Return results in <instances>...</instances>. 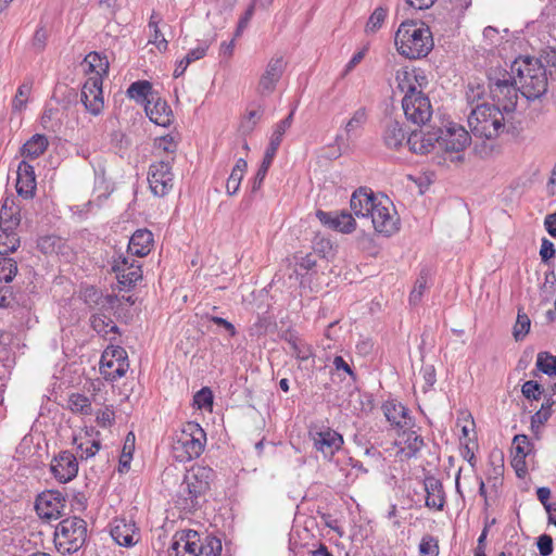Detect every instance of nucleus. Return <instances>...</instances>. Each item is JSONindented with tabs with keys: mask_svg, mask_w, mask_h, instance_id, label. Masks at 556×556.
I'll return each instance as SVG.
<instances>
[{
	"mask_svg": "<svg viewBox=\"0 0 556 556\" xmlns=\"http://www.w3.org/2000/svg\"><path fill=\"white\" fill-rule=\"evenodd\" d=\"M419 555L420 556H438L439 555L438 540L430 534L424 535L419 543Z\"/></svg>",
	"mask_w": 556,
	"mask_h": 556,
	"instance_id": "nucleus-47",
	"label": "nucleus"
},
{
	"mask_svg": "<svg viewBox=\"0 0 556 556\" xmlns=\"http://www.w3.org/2000/svg\"><path fill=\"white\" fill-rule=\"evenodd\" d=\"M293 114H294V111H291L290 114L285 119H282L280 123L277 124V126L271 135L269 146L267 148L273 149L274 151L277 152V150L282 141L285 132L287 131V129L290 128V126L293 122Z\"/></svg>",
	"mask_w": 556,
	"mask_h": 556,
	"instance_id": "nucleus-39",
	"label": "nucleus"
},
{
	"mask_svg": "<svg viewBox=\"0 0 556 556\" xmlns=\"http://www.w3.org/2000/svg\"><path fill=\"white\" fill-rule=\"evenodd\" d=\"M368 115L365 108L357 109L344 126L345 140L356 137L367 123Z\"/></svg>",
	"mask_w": 556,
	"mask_h": 556,
	"instance_id": "nucleus-32",
	"label": "nucleus"
},
{
	"mask_svg": "<svg viewBox=\"0 0 556 556\" xmlns=\"http://www.w3.org/2000/svg\"><path fill=\"white\" fill-rule=\"evenodd\" d=\"M441 128L430 131H413L406 140V144L414 153L427 154L431 152L435 146L440 148Z\"/></svg>",
	"mask_w": 556,
	"mask_h": 556,
	"instance_id": "nucleus-19",
	"label": "nucleus"
},
{
	"mask_svg": "<svg viewBox=\"0 0 556 556\" xmlns=\"http://www.w3.org/2000/svg\"><path fill=\"white\" fill-rule=\"evenodd\" d=\"M194 405L198 406V408H207L211 407L213 404V393L208 388H202L200 391H198L194 394L193 397Z\"/></svg>",
	"mask_w": 556,
	"mask_h": 556,
	"instance_id": "nucleus-57",
	"label": "nucleus"
},
{
	"mask_svg": "<svg viewBox=\"0 0 556 556\" xmlns=\"http://www.w3.org/2000/svg\"><path fill=\"white\" fill-rule=\"evenodd\" d=\"M388 199H384V201L377 200L370 214V224L375 230L386 236H391L399 229V218L391 214Z\"/></svg>",
	"mask_w": 556,
	"mask_h": 556,
	"instance_id": "nucleus-13",
	"label": "nucleus"
},
{
	"mask_svg": "<svg viewBox=\"0 0 556 556\" xmlns=\"http://www.w3.org/2000/svg\"><path fill=\"white\" fill-rule=\"evenodd\" d=\"M20 247V237L0 235V256L13 253Z\"/></svg>",
	"mask_w": 556,
	"mask_h": 556,
	"instance_id": "nucleus-55",
	"label": "nucleus"
},
{
	"mask_svg": "<svg viewBox=\"0 0 556 556\" xmlns=\"http://www.w3.org/2000/svg\"><path fill=\"white\" fill-rule=\"evenodd\" d=\"M275 155H276V151H274L273 149H269V148L266 149L262 164L252 181L251 191L253 193L261 189L262 184L267 175V172L273 163Z\"/></svg>",
	"mask_w": 556,
	"mask_h": 556,
	"instance_id": "nucleus-34",
	"label": "nucleus"
},
{
	"mask_svg": "<svg viewBox=\"0 0 556 556\" xmlns=\"http://www.w3.org/2000/svg\"><path fill=\"white\" fill-rule=\"evenodd\" d=\"M50 471L61 483L73 480L78 472V463L75 455L68 451L61 452L52 459Z\"/></svg>",
	"mask_w": 556,
	"mask_h": 556,
	"instance_id": "nucleus-16",
	"label": "nucleus"
},
{
	"mask_svg": "<svg viewBox=\"0 0 556 556\" xmlns=\"http://www.w3.org/2000/svg\"><path fill=\"white\" fill-rule=\"evenodd\" d=\"M213 470L208 467H195L188 470L179 485L176 495V505L186 513H192L206 502V494L211 489Z\"/></svg>",
	"mask_w": 556,
	"mask_h": 556,
	"instance_id": "nucleus-3",
	"label": "nucleus"
},
{
	"mask_svg": "<svg viewBox=\"0 0 556 556\" xmlns=\"http://www.w3.org/2000/svg\"><path fill=\"white\" fill-rule=\"evenodd\" d=\"M388 14V10L382 7H378L371 13L366 24V33H376L383 24Z\"/></svg>",
	"mask_w": 556,
	"mask_h": 556,
	"instance_id": "nucleus-48",
	"label": "nucleus"
},
{
	"mask_svg": "<svg viewBox=\"0 0 556 556\" xmlns=\"http://www.w3.org/2000/svg\"><path fill=\"white\" fill-rule=\"evenodd\" d=\"M554 243L546 238L542 239L540 256L543 263H548L555 256Z\"/></svg>",
	"mask_w": 556,
	"mask_h": 556,
	"instance_id": "nucleus-61",
	"label": "nucleus"
},
{
	"mask_svg": "<svg viewBox=\"0 0 556 556\" xmlns=\"http://www.w3.org/2000/svg\"><path fill=\"white\" fill-rule=\"evenodd\" d=\"M116 278L121 290L134 288L142 279L141 264L136 260H131L130 268L124 273L116 274Z\"/></svg>",
	"mask_w": 556,
	"mask_h": 556,
	"instance_id": "nucleus-31",
	"label": "nucleus"
},
{
	"mask_svg": "<svg viewBox=\"0 0 556 556\" xmlns=\"http://www.w3.org/2000/svg\"><path fill=\"white\" fill-rule=\"evenodd\" d=\"M65 497L60 491L49 490L37 496L35 509L41 519H59L65 508Z\"/></svg>",
	"mask_w": 556,
	"mask_h": 556,
	"instance_id": "nucleus-11",
	"label": "nucleus"
},
{
	"mask_svg": "<svg viewBox=\"0 0 556 556\" xmlns=\"http://www.w3.org/2000/svg\"><path fill=\"white\" fill-rule=\"evenodd\" d=\"M510 73L527 100H536L547 91L548 80L542 60L529 55L519 56L511 62Z\"/></svg>",
	"mask_w": 556,
	"mask_h": 556,
	"instance_id": "nucleus-1",
	"label": "nucleus"
},
{
	"mask_svg": "<svg viewBox=\"0 0 556 556\" xmlns=\"http://www.w3.org/2000/svg\"><path fill=\"white\" fill-rule=\"evenodd\" d=\"M17 263L8 255L0 256V283L10 282L16 276Z\"/></svg>",
	"mask_w": 556,
	"mask_h": 556,
	"instance_id": "nucleus-42",
	"label": "nucleus"
},
{
	"mask_svg": "<svg viewBox=\"0 0 556 556\" xmlns=\"http://www.w3.org/2000/svg\"><path fill=\"white\" fill-rule=\"evenodd\" d=\"M376 202L377 198L371 191H368L365 188H359L353 192L350 206L356 217L364 218L368 222Z\"/></svg>",
	"mask_w": 556,
	"mask_h": 556,
	"instance_id": "nucleus-21",
	"label": "nucleus"
},
{
	"mask_svg": "<svg viewBox=\"0 0 556 556\" xmlns=\"http://www.w3.org/2000/svg\"><path fill=\"white\" fill-rule=\"evenodd\" d=\"M152 243V232L148 229H138L130 237L127 252L132 256H146L150 253Z\"/></svg>",
	"mask_w": 556,
	"mask_h": 556,
	"instance_id": "nucleus-28",
	"label": "nucleus"
},
{
	"mask_svg": "<svg viewBox=\"0 0 556 556\" xmlns=\"http://www.w3.org/2000/svg\"><path fill=\"white\" fill-rule=\"evenodd\" d=\"M148 181L152 193L156 197H165L174 186V175L169 161H160L149 167Z\"/></svg>",
	"mask_w": 556,
	"mask_h": 556,
	"instance_id": "nucleus-10",
	"label": "nucleus"
},
{
	"mask_svg": "<svg viewBox=\"0 0 556 556\" xmlns=\"http://www.w3.org/2000/svg\"><path fill=\"white\" fill-rule=\"evenodd\" d=\"M337 218V227H339V231L343 233H351L355 229V219L351 213L342 211L340 213H336Z\"/></svg>",
	"mask_w": 556,
	"mask_h": 556,
	"instance_id": "nucleus-53",
	"label": "nucleus"
},
{
	"mask_svg": "<svg viewBox=\"0 0 556 556\" xmlns=\"http://www.w3.org/2000/svg\"><path fill=\"white\" fill-rule=\"evenodd\" d=\"M536 546L541 556H548L553 553V539L549 534H542L538 538Z\"/></svg>",
	"mask_w": 556,
	"mask_h": 556,
	"instance_id": "nucleus-60",
	"label": "nucleus"
},
{
	"mask_svg": "<svg viewBox=\"0 0 556 556\" xmlns=\"http://www.w3.org/2000/svg\"><path fill=\"white\" fill-rule=\"evenodd\" d=\"M316 216L323 225L328 226L331 229L339 230V227L336 226L337 225L336 213L324 212L321 210H318L316 212Z\"/></svg>",
	"mask_w": 556,
	"mask_h": 556,
	"instance_id": "nucleus-64",
	"label": "nucleus"
},
{
	"mask_svg": "<svg viewBox=\"0 0 556 556\" xmlns=\"http://www.w3.org/2000/svg\"><path fill=\"white\" fill-rule=\"evenodd\" d=\"M85 109L92 115H99L104 106L103 94L101 96H91L88 97L87 100H81Z\"/></svg>",
	"mask_w": 556,
	"mask_h": 556,
	"instance_id": "nucleus-56",
	"label": "nucleus"
},
{
	"mask_svg": "<svg viewBox=\"0 0 556 556\" xmlns=\"http://www.w3.org/2000/svg\"><path fill=\"white\" fill-rule=\"evenodd\" d=\"M484 87L480 84L469 83L466 91V99L468 103L473 104L476 101L480 100L484 94Z\"/></svg>",
	"mask_w": 556,
	"mask_h": 556,
	"instance_id": "nucleus-59",
	"label": "nucleus"
},
{
	"mask_svg": "<svg viewBox=\"0 0 556 556\" xmlns=\"http://www.w3.org/2000/svg\"><path fill=\"white\" fill-rule=\"evenodd\" d=\"M150 121L159 126H169L173 119V112L167 102L161 98L147 99L144 106Z\"/></svg>",
	"mask_w": 556,
	"mask_h": 556,
	"instance_id": "nucleus-22",
	"label": "nucleus"
},
{
	"mask_svg": "<svg viewBox=\"0 0 556 556\" xmlns=\"http://www.w3.org/2000/svg\"><path fill=\"white\" fill-rule=\"evenodd\" d=\"M504 113L489 103L477 104L468 115L471 134L481 139H495L505 130Z\"/></svg>",
	"mask_w": 556,
	"mask_h": 556,
	"instance_id": "nucleus-4",
	"label": "nucleus"
},
{
	"mask_svg": "<svg viewBox=\"0 0 556 556\" xmlns=\"http://www.w3.org/2000/svg\"><path fill=\"white\" fill-rule=\"evenodd\" d=\"M544 403L541 408L531 417V426L544 425L552 415V406L556 404V399L552 394H544Z\"/></svg>",
	"mask_w": 556,
	"mask_h": 556,
	"instance_id": "nucleus-36",
	"label": "nucleus"
},
{
	"mask_svg": "<svg viewBox=\"0 0 556 556\" xmlns=\"http://www.w3.org/2000/svg\"><path fill=\"white\" fill-rule=\"evenodd\" d=\"M21 224V208L13 198H5L0 207V235L18 237L15 232Z\"/></svg>",
	"mask_w": 556,
	"mask_h": 556,
	"instance_id": "nucleus-17",
	"label": "nucleus"
},
{
	"mask_svg": "<svg viewBox=\"0 0 556 556\" xmlns=\"http://www.w3.org/2000/svg\"><path fill=\"white\" fill-rule=\"evenodd\" d=\"M156 149L167 154H174L177 150V142L172 136L167 135L156 140Z\"/></svg>",
	"mask_w": 556,
	"mask_h": 556,
	"instance_id": "nucleus-58",
	"label": "nucleus"
},
{
	"mask_svg": "<svg viewBox=\"0 0 556 556\" xmlns=\"http://www.w3.org/2000/svg\"><path fill=\"white\" fill-rule=\"evenodd\" d=\"M36 175L34 167L22 161L17 167L16 191L24 199H31L36 192Z\"/></svg>",
	"mask_w": 556,
	"mask_h": 556,
	"instance_id": "nucleus-23",
	"label": "nucleus"
},
{
	"mask_svg": "<svg viewBox=\"0 0 556 556\" xmlns=\"http://www.w3.org/2000/svg\"><path fill=\"white\" fill-rule=\"evenodd\" d=\"M200 534L195 530H180L173 536L168 556H198Z\"/></svg>",
	"mask_w": 556,
	"mask_h": 556,
	"instance_id": "nucleus-14",
	"label": "nucleus"
},
{
	"mask_svg": "<svg viewBox=\"0 0 556 556\" xmlns=\"http://www.w3.org/2000/svg\"><path fill=\"white\" fill-rule=\"evenodd\" d=\"M538 59L542 60V63L546 68V73L548 72L552 78L556 77V49H544Z\"/></svg>",
	"mask_w": 556,
	"mask_h": 556,
	"instance_id": "nucleus-52",
	"label": "nucleus"
},
{
	"mask_svg": "<svg viewBox=\"0 0 556 556\" xmlns=\"http://www.w3.org/2000/svg\"><path fill=\"white\" fill-rule=\"evenodd\" d=\"M404 434L406 435V446L401 450V453L404 454L405 458L415 457L425 444L424 439L415 431L404 432Z\"/></svg>",
	"mask_w": 556,
	"mask_h": 556,
	"instance_id": "nucleus-38",
	"label": "nucleus"
},
{
	"mask_svg": "<svg viewBox=\"0 0 556 556\" xmlns=\"http://www.w3.org/2000/svg\"><path fill=\"white\" fill-rule=\"evenodd\" d=\"M428 283V271L422 269L415 281L414 288L409 294V303L412 305H417L424 295L425 290L427 289Z\"/></svg>",
	"mask_w": 556,
	"mask_h": 556,
	"instance_id": "nucleus-43",
	"label": "nucleus"
},
{
	"mask_svg": "<svg viewBox=\"0 0 556 556\" xmlns=\"http://www.w3.org/2000/svg\"><path fill=\"white\" fill-rule=\"evenodd\" d=\"M471 137L469 132L460 125L450 123L445 129L441 128L440 149L445 153H454L452 161L462 162L463 152L470 144Z\"/></svg>",
	"mask_w": 556,
	"mask_h": 556,
	"instance_id": "nucleus-8",
	"label": "nucleus"
},
{
	"mask_svg": "<svg viewBox=\"0 0 556 556\" xmlns=\"http://www.w3.org/2000/svg\"><path fill=\"white\" fill-rule=\"evenodd\" d=\"M383 414L387 420L394 427L401 429H410L414 420L409 415V410L401 403L391 400L382 405Z\"/></svg>",
	"mask_w": 556,
	"mask_h": 556,
	"instance_id": "nucleus-20",
	"label": "nucleus"
},
{
	"mask_svg": "<svg viewBox=\"0 0 556 556\" xmlns=\"http://www.w3.org/2000/svg\"><path fill=\"white\" fill-rule=\"evenodd\" d=\"M396 88L405 94H413L420 89L418 87L426 83V76L417 74L415 71H408L405 68L399 70L395 75Z\"/></svg>",
	"mask_w": 556,
	"mask_h": 556,
	"instance_id": "nucleus-27",
	"label": "nucleus"
},
{
	"mask_svg": "<svg viewBox=\"0 0 556 556\" xmlns=\"http://www.w3.org/2000/svg\"><path fill=\"white\" fill-rule=\"evenodd\" d=\"M530 326L531 320L529 316L522 309L519 308L513 331L515 340L522 341L525 337L529 333Z\"/></svg>",
	"mask_w": 556,
	"mask_h": 556,
	"instance_id": "nucleus-41",
	"label": "nucleus"
},
{
	"mask_svg": "<svg viewBox=\"0 0 556 556\" xmlns=\"http://www.w3.org/2000/svg\"><path fill=\"white\" fill-rule=\"evenodd\" d=\"M49 141L45 135L36 134L27 140L21 148V154L24 157L37 159L45 153Z\"/></svg>",
	"mask_w": 556,
	"mask_h": 556,
	"instance_id": "nucleus-30",
	"label": "nucleus"
},
{
	"mask_svg": "<svg viewBox=\"0 0 556 556\" xmlns=\"http://www.w3.org/2000/svg\"><path fill=\"white\" fill-rule=\"evenodd\" d=\"M30 91H31V85L30 84H22L17 91H16V94L12 101V109L13 111L15 112H21L23 111L25 108H26V103L28 101V97L30 94Z\"/></svg>",
	"mask_w": 556,
	"mask_h": 556,
	"instance_id": "nucleus-46",
	"label": "nucleus"
},
{
	"mask_svg": "<svg viewBox=\"0 0 556 556\" xmlns=\"http://www.w3.org/2000/svg\"><path fill=\"white\" fill-rule=\"evenodd\" d=\"M309 435L314 442V447L321 452L326 458H331L343 444L342 435L330 428L311 430Z\"/></svg>",
	"mask_w": 556,
	"mask_h": 556,
	"instance_id": "nucleus-15",
	"label": "nucleus"
},
{
	"mask_svg": "<svg viewBox=\"0 0 556 556\" xmlns=\"http://www.w3.org/2000/svg\"><path fill=\"white\" fill-rule=\"evenodd\" d=\"M292 354L300 361H307L313 356V349L309 344L299 340L298 338H290Z\"/></svg>",
	"mask_w": 556,
	"mask_h": 556,
	"instance_id": "nucleus-45",
	"label": "nucleus"
},
{
	"mask_svg": "<svg viewBox=\"0 0 556 556\" xmlns=\"http://www.w3.org/2000/svg\"><path fill=\"white\" fill-rule=\"evenodd\" d=\"M285 70L286 62L283 56H273L258 79L256 92L262 97L270 96L276 90V86L282 77Z\"/></svg>",
	"mask_w": 556,
	"mask_h": 556,
	"instance_id": "nucleus-12",
	"label": "nucleus"
},
{
	"mask_svg": "<svg viewBox=\"0 0 556 556\" xmlns=\"http://www.w3.org/2000/svg\"><path fill=\"white\" fill-rule=\"evenodd\" d=\"M394 41L397 52L409 60L427 56L434 46L429 26L420 21L401 23Z\"/></svg>",
	"mask_w": 556,
	"mask_h": 556,
	"instance_id": "nucleus-2",
	"label": "nucleus"
},
{
	"mask_svg": "<svg viewBox=\"0 0 556 556\" xmlns=\"http://www.w3.org/2000/svg\"><path fill=\"white\" fill-rule=\"evenodd\" d=\"M112 539L121 546L130 547L140 539L139 529L132 520L115 518L110 530Z\"/></svg>",
	"mask_w": 556,
	"mask_h": 556,
	"instance_id": "nucleus-18",
	"label": "nucleus"
},
{
	"mask_svg": "<svg viewBox=\"0 0 556 556\" xmlns=\"http://www.w3.org/2000/svg\"><path fill=\"white\" fill-rule=\"evenodd\" d=\"M151 89L152 86L149 81L138 80L129 86V88L127 89V94L134 99L142 98L147 100Z\"/></svg>",
	"mask_w": 556,
	"mask_h": 556,
	"instance_id": "nucleus-49",
	"label": "nucleus"
},
{
	"mask_svg": "<svg viewBox=\"0 0 556 556\" xmlns=\"http://www.w3.org/2000/svg\"><path fill=\"white\" fill-rule=\"evenodd\" d=\"M489 89L493 104L505 113H513L518 101L519 87L506 68L492 67L488 72Z\"/></svg>",
	"mask_w": 556,
	"mask_h": 556,
	"instance_id": "nucleus-5",
	"label": "nucleus"
},
{
	"mask_svg": "<svg viewBox=\"0 0 556 556\" xmlns=\"http://www.w3.org/2000/svg\"><path fill=\"white\" fill-rule=\"evenodd\" d=\"M206 442V434L201 426L197 422L189 421L176 435L175 450L181 448L185 455L180 456V460H190L199 457Z\"/></svg>",
	"mask_w": 556,
	"mask_h": 556,
	"instance_id": "nucleus-7",
	"label": "nucleus"
},
{
	"mask_svg": "<svg viewBox=\"0 0 556 556\" xmlns=\"http://www.w3.org/2000/svg\"><path fill=\"white\" fill-rule=\"evenodd\" d=\"M248 164L243 159H239L227 179L226 191L229 195H233L240 188L241 180L247 170Z\"/></svg>",
	"mask_w": 556,
	"mask_h": 556,
	"instance_id": "nucleus-33",
	"label": "nucleus"
},
{
	"mask_svg": "<svg viewBox=\"0 0 556 556\" xmlns=\"http://www.w3.org/2000/svg\"><path fill=\"white\" fill-rule=\"evenodd\" d=\"M68 407L73 413L91 415L92 407L89 397L84 394L73 393L68 399Z\"/></svg>",
	"mask_w": 556,
	"mask_h": 556,
	"instance_id": "nucleus-40",
	"label": "nucleus"
},
{
	"mask_svg": "<svg viewBox=\"0 0 556 556\" xmlns=\"http://www.w3.org/2000/svg\"><path fill=\"white\" fill-rule=\"evenodd\" d=\"M55 545L61 553H75L87 540V522L80 517L63 519L55 528Z\"/></svg>",
	"mask_w": 556,
	"mask_h": 556,
	"instance_id": "nucleus-6",
	"label": "nucleus"
},
{
	"mask_svg": "<svg viewBox=\"0 0 556 556\" xmlns=\"http://www.w3.org/2000/svg\"><path fill=\"white\" fill-rule=\"evenodd\" d=\"M406 136L407 132L404 130L403 125L399 121H386L382 130V141L388 149H400L404 141L407 140Z\"/></svg>",
	"mask_w": 556,
	"mask_h": 556,
	"instance_id": "nucleus-25",
	"label": "nucleus"
},
{
	"mask_svg": "<svg viewBox=\"0 0 556 556\" xmlns=\"http://www.w3.org/2000/svg\"><path fill=\"white\" fill-rule=\"evenodd\" d=\"M426 491V506L437 510H443L445 505V494L442 482L435 477H426L425 479Z\"/></svg>",
	"mask_w": 556,
	"mask_h": 556,
	"instance_id": "nucleus-26",
	"label": "nucleus"
},
{
	"mask_svg": "<svg viewBox=\"0 0 556 556\" xmlns=\"http://www.w3.org/2000/svg\"><path fill=\"white\" fill-rule=\"evenodd\" d=\"M551 358L552 355L548 352H540L536 358V367L539 370L548 376H553V372H551Z\"/></svg>",
	"mask_w": 556,
	"mask_h": 556,
	"instance_id": "nucleus-62",
	"label": "nucleus"
},
{
	"mask_svg": "<svg viewBox=\"0 0 556 556\" xmlns=\"http://www.w3.org/2000/svg\"><path fill=\"white\" fill-rule=\"evenodd\" d=\"M115 420V414L113 409L105 407L103 410L98 413L97 415V422L102 428H108L113 425Z\"/></svg>",
	"mask_w": 556,
	"mask_h": 556,
	"instance_id": "nucleus-63",
	"label": "nucleus"
},
{
	"mask_svg": "<svg viewBox=\"0 0 556 556\" xmlns=\"http://www.w3.org/2000/svg\"><path fill=\"white\" fill-rule=\"evenodd\" d=\"M521 392L526 399L538 401L544 394V389L538 381L528 380L522 384Z\"/></svg>",
	"mask_w": 556,
	"mask_h": 556,
	"instance_id": "nucleus-51",
	"label": "nucleus"
},
{
	"mask_svg": "<svg viewBox=\"0 0 556 556\" xmlns=\"http://www.w3.org/2000/svg\"><path fill=\"white\" fill-rule=\"evenodd\" d=\"M102 76L93 75L90 76L83 86L81 89V100H87L88 97L91 96H101L102 92Z\"/></svg>",
	"mask_w": 556,
	"mask_h": 556,
	"instance_id": "nucleus-44",
	"label": "nucleus"
},
{
	"mask_svg": "<svg viewBox=\"0 0 556 556\" xmlns=\"http://www.w3.org/2000/svg\"><path fill=\"white\" fill-rule=\"evenodd\" d=\"M117 358H116V362H117V365L116 367L113 369V371H108L105 368H113L114 367V361L113 359H108V353L105 352L103 355H102V358H101V374L104 375V377L106 379H111V380H115L117 378H121L123 377L126 371H127V368H128V363H126V356H124L123 354H125V351L124 350H121V351H117Z\"/></svg>",
	"mask_w": 556,
	"mask_h": 556,
	"instance_id": "nucleus-29",
	"label": "nucleus"
},
{
	"mask_svg": "<svg viewBox=\"0 0 556 556\" xmlns=\"http://www.w3.org/2000/svg\"><path fill=\"white\" fill-rule=\"evenodd\" d=\"M84 62L88 65V68L94 75L102 76L109 71V61L106 56H102L98 52H90L86 55Z\"/></svg>",
	"mask_w": 556,
	"mask_h": 556,
	"instance_id": "nucleus-35",
	"label": "nucleus"
},
{
	"mask_svg": "<svg viewBox=\"0 0 556 556\" xmlns=\"http://www.w3.org/2000/svg\"><path fill=\"white\" fill-rule=\"evenodd\" d=\"M530 441L525 434H517L513 440L511 466L519 478L527 473L526 457L530 452Z\"/></svg>",
	"mask_w": 556,
	"mask_h": 556,
	"instance_id": "nucleus-24",
	"label": "nucleus"
},
{
	"mask_svg": "<svg viewBox=\"0 0 556 556\" xmlns=\"http://www.w3.org/2000/svg\"><path fill=\"white\" fill-rule=\"evenodd\" d=\"M263 114V109L258 106V109H254L248 112V114L244 116V118L241 122V131L243 134H251L257 124V122L261 119Z\"/></svg>",
	"mask_w": 556,
	"mask_h": 556,
	"instance_id": "nucleus-50",
	"label": "nucleus"
},
{
	"mask_svg": "<svg viewBox=\"0 0 556 556\" xmlns=\"http://www.w3.org/2000/svg\"><path fill=\"white\" fill-rule=\"evenodd\" d=\"M402 108L406 118L417 125H425L432 116L430 100L422 90L413 94H405L402 100Z\"/></svg>",
	"mask_w": 556,
	"mask_h": 556,
	"instance_id": "nucleus-9",
	"label": "nucleus"
},
{
	"mask_svg": "<svg viewBox=\"0 0 556 556\" xmlns=\"http://www.w3.org/2000/svg\"><path fill=\"white\" fill-rule=\"evenodd\" d=\"M222 542L219 539L206 535L203 541L200 540L198 556H220Z\"/></svg>",
	"mask_w": 556,
	"mask_h": 556,
	"instance_id": "nucleus-37",
	"label": "nucleus"
},
{
	"mask_svg": "<svg viewBox=\"0 0 556 556\" xmlns=\"http://www.w3.org/2000/svg\"><path fill=\"white\" fill-rule=\"evenodd\" d=\"M48 38V30L43 26L38 27L31 39V49L36 53H41L46 49Z\"/></svg>",
	"mask_w": 556,
	"mask_h": 556,
	"instance_id": "nucleus-54",
	"label": "nucleus"
}]
</instances>
